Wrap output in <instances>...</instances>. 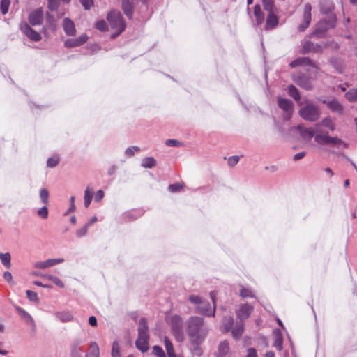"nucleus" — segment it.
Returning a JSON list of instances; mask_svg holds the SVG:
<instances>
[{
	"instance_id": "obj_1",
	"label": "nucleus",
	"mask_w": 357,
	"mask_h": 357,
	"mask_svg": "<svg viewBox=\"0 0 357 357\" xmlns=\"http://www.w3.org/2000/svg\"><path fill=\"white\" fill-rule=\"evenodd\" d=\"M208 328L204 325V319L193 316L187 321V333L190 340L197 345L202 343L208 334Z\"/></svg>"
},
{
	"instance_id": "obj_2",
	"label": "nucleus",
	"mask_w": 357,
	"mask_h": 357,
	"mask_svg": "<svg viewBox=\"0 0 357 357\" xmlns=\"http://www.w3.org/2000/svg\"><path fill=\"white\" fill-rule=\"evenodd\" d=\"M212 300V304L206 301H204L199 296L191 294L188 297V301L195 305L196 312L206 317H214L215 314V295L213 291L210 293Z\"/></svg>"
},
{
	"instance_id": "obj_3",
	"label": "nucleus",
	"mask_w": 357,
	"mask_h": 357,
	"mask_svg": "<svg viewBox=\"0 0 357 357\" xmlns=\"http://www.w3.org/2000/svg\"><path fill=\"white\" fill-rule=\"evenodd\" d=\"M107 20L112 29L116 30V33H112V37L116 38L122 33L126 27L123 17L119 11L112 10L107 15Z\"/></svg>"
},
{
	"instance_id": "obj_4",
	"label": "nucleus",
	"mask_w": 357,
	"mask_h": 357,
	"mask_svg": "<svg viewBox=\"0 0 357 357\" xmlns=\"http://www.w3.org/2000/svg\"><path fill=\"white\" fill-rule=\"evenodd\" d=\"M299 115L305 121L314 122L320 117L319 107L312 102L307 100L305 105L299 109Z\"/></svg>"
},
{
	"instance_id": "obj_5",
	"label": "nucleus",
	"mask_w": 357,
	"mask_h": 357,
	"mask_svg": "<svg viewBox=\"0 0 357 357\" xmlns=\"http://www.w3.org/2000/svg\"><path fill=\"white\" fill-rule=\"evenodd\" d=\"M167 321L171 326V331L176 340L181 342L185 339V335L183 328V319L179 315H173L167 319Z\"/></svg>"
},
{
	"instance_id": "obj_6",
	"label": "nucleus",
	"mask_w": 357,
	"mask_h": 357,
	"mask_svg": "<svg viewBox=\"0 0 357 357\" xmlns=\"http://www.w3.org/2000/svg\"><path fill=\"white\" fill-rule=\"evenodd\" d=\"M335 24L336 17L334 14H331L327 19H324L319 22L311 36L321 38L328 30L335 27Z\"/></svg>"
},
{
	"instance_id": "obj_7",
	"label": "nucleus",
	"mask_w": 357,
	"mask_h": 357,
	"mask_svg": "<svg viewBox=\"0 0 357 357\" xmlns=\"http://www.w3.org/2000/svg\"><path fill=\"white\" fill-rule=\"evenodd\" d=\"M315 142L319 145H329L332 147H345L346 144L339 138L330 137L328 134L319 133L314 136Z\"/></svg>"
},
{
	"instance_id": "obj_8",
	"label": "nucleus",
	"mask_w": 357,
	"mask_h": 357,
	"mask_svg": "<svg viewBox=\"0 0 357 357\" xmlns=\"http://www.w3.org/2000/svg\"><path fill=\"white\" fill-rule=\"evenodd\" d=\"M292 79L297 85L305 90H311L313 87L311 79L305 74H294Z\"/></svg>"
},
{
	"instance_id": "obj_9",
	"label": "nucleus",
	"mask_w": 357,
	"mask_h": 357,
	"mask_svg": "<svg viewBox=\"0 0 357 357\" xmlns=\"http://www.w3.org/2000/svg\"><path fill=\"white\" fill-rule=\"evenodd\" d=\"M253 310L254 306L248 303L241 304L236 312L237 319H238L240 321L243 322L249 318Z\"/></svg>"
},
{
	"instance_id": "obj_10",
	"label": "nucleus",
	"mask_w": 357,
	"mask_h": 357,
	"mask_svg": "<svg viewBox=\"0 0 357 357\" xmlns=\"http://www.w3.org/2000/svg\"><path fill=\"white\" fill-rule=\"evenodd\" d=\"M312 6L310 3H306L304 6L303 22L298 26L299 31H304L311 22Z\"/></svg>"
},
{
	"instance_id": "obj_11",
	"label": "nucleus",
	"mask_w": 357,
	"mask_h": 357,
	"mask_svg": "<svg viewBox=\"0 0 357 357\" xmlns=\"http://www.w3.org/2000/svg\"><path fill=\"white\" fill-rule=\"evenodd\" d=\"M84 341L82 339L77 338L73 341L70 344V356L82 357Z\"/></svg>"
},
{
	"instance_id": "obj_12",
	"label": "nucleus",
	"mask_w": 357,
	"mask_h": 357,
	"mask_svg": "<svg viewBox=\"0 0 357 357\" xmlns=\"http://www.w3.org/2000/svg\"><path fill=\"white\" fill-rule=\"evenodd\" d=\"M22 32L33 41H39L41 36L33 29H31L27 23L22 24L20 26Z\"/></svg>"
},
{
	"instance_id": "obj_13",
	"label": "nucleus",
	"mask_w": 357,
	"mask_h": 357,
	"mask_svg": "<svg viewBox=\"0 0 357 357\" xmlns=\"http://www.w3.org/2000/svg\"><path fill=\"white\" fill-rule=\"evenodd\" d=\"M43 20V11L41 8L31 12L29 15V22L32 26L40 25Z\"/></svg>"
},
{
	"instance_id": "obj_14",
	"label": "nucleus",
	"mask_w": 357,
	"mask_h": 357,
	"mask_svg": "<svg viewBox=\"0 0 357 357\" xmlns=\"http://www.w3.org/2000/svg\"><path fill=\"white\" fill-rule=\"evenodd\" d=\"M322 47L319 44H314L311 41H305L303 45V53H321L322 52Z\"/></svg>"
},
{
	"instance_id": "obj_15",
	"label": "nucleus",
	"mask_w": 357,
	"mask_h": 357,
	"mask_svg": "<svg viewBox=\"0 0 357 357\" xmlns=\"http://www.w3.org/2000/svg\"><path fill=\"white\" fill-rule=\"evenodd\" d=\"M88 39L86 35L84 34L77 38L68 39L65 42V47H75L80 46L85 43Z\"/></svg>"
},
{
	"instance_id": "obj_16",
	"label": "nucleus",
	"mask_w": 357,
	"mask_h": 357,
	"mask_svg": "<svg viewBox=\"0 0 357 357\" xmlns=\"http://www.w3.org/2000/svg\"><path fill=\"white\" fill-rule=\"evenodd\" d=\"M149 335H138L135 344L137 348L142 352H146L149 349Z\"/></svg>"
},
{
	"instance_id": "obj_17",
	"label": "nucleus",
	"mask_w": 357,
	"mask_h": 357,
	"mask_svg": "<svg viewBox=\"0 0 357 357\" xmlns=\"http://www.w3.org/2000/svg\"><path fill=\"white\" fill-rule=\"evenodd\" d=\"M63 29L66 35L73 36L76 33V29L74 22L69 18L66 17L63 21Z\"/></svg>"
},
{
	"instance_id": "obj_18",
	"label": "nucleus",
	"mask_w": 357,
	"mask_h": 357,
	"mask_svg": "<svg viewBox=\"0 0 357 357\" xmlns=\"http://www.w3.org/2000/svg\"><path fill=\"white\" fill-rule=\"evenodd\" d=\"M278 24V18L275 11L268 12L266 22V29L270 30L275 28Z\"/></svg>"
},
{
	"instance_id": "obj_19",
	"label": "nucleus",
	"mask_w": 357,
	"mask_h": 357,
	"mask_svg": "<svg viewBox=\"0 0 357 357\" xmlns=\"http://www.w3.org/2000/svg\"><path fill=\"white\" fill-rule=\"evenodd\" d=\"M297 130L303 140L309 141L314 136V132L311 128H304L301 125L297 126Z\"/></svg>"
},
{
	"instance_id": "obj_20",
	"label": "nucleus",
	"mask_w": 357,
	"mask_h": 357,
	"mask_svg": "<svg viewBox=\"0 0 357 357\" xmlns=\"http://www.w3.org/2000/svg\"><path fill=\"white\" fill-rule=\"evenodd\" d=\"M15 310L26 324H29L33 328L36 327L33 319L26 311L19 306L15 307Z\"/></svg>"
},
{
	"instance_id": "obj_21",
	"label": "nucleus",
	"mask_w": 357,
	"mask_h": 357,
	"mask_svg": "<svg viewBox=\"0 0 357 357\" xmlns=\"http://www.w3.org/2000/svg\"><path fill=\"white\" fill-rule=\"evenodd\" d=\"M279 107L285 112H293V102L291 100L279 98L278 99Z\"/></svg>"
},
{
	"instance_id": "obj_22",
	"label": "nucleus",
	"mask_w": 357,
	"mask_h": 357,
	"mask_svg": "<svg viewBox=\"0 0 357 357\" xmlns=\"http://www.w3.org/2000/svg\"><path fill=\"white\" fill-rule=\"evenodd\" d=\"M229 342L224 340L219 344L215 357H229Z\"/></svg>"
},
{
	"instance_id": "obj_23",
	"label": "nucleus",
	"mask_w": 357,
	"mask_h": 357,
	"mask_svg": "<svg viewBox=\"0 0 357 357\" xmlns=\"http://www.w3.org/2000/svg\"><path fill=\"white\" fill-rule=\"evenodd\" d=\"M323 103L326 104L327 107L333 112L341 114L343 112L342 105L335 99L331 100H323Z\"/></svg>"
},
{
	"instance_id": "obj_24",
	"label": "nucleus",
	"mask_w": 357,
	"mask_h": 357,
	"mask_svg": "<svg viewBox=\"0 0 357 357\" xmlns=\"http://www.w3.org/2000/svg\"><path fill=\"white\" fill-rule=\"evenodd\" d=\"M100 350L98 344L96 342H91L89 344V350L86 352L85 357H99Z\"/></svg>"
},
{
	"instance_id": "obj_25",
	"label": "nucleus",
	"mask_w": 357,
	"mask_h": 357,
	"mask_svg": "<svg viewBox=\"0 0 357 357\" xmlns=\"http://www.w3.org/2000/svg\"><path fill=\"white\" fill-rule=\"evenodd\" d=\"M244 331V324L243 321L236 323L235 327L231 331L232 337L234 339H239Z\"/></svg>"
},
{
	"instance_id": "obj_26",
	"label": "nucleus",
	"mask_w": 357,
	"mask_h": 357,
	"mask_svg": "<svg viewBox=\"0 0 357 357\" xmlns=\"http://www.w3.org/2000/svg\"><path fill=\"white\" fill-rule=\"evenodd\" d=\"M275 340L273 342V347H275L278 351L282 349L283 337L282 333L280 330H275L274 331Z\"/></svg>"
},
{
	"instance_id": "obj_27",
	"label": "nucleus",
	"mask_w": 357,
	"mask_h": 357,
	"mask_svg": "<svg viewBox=\"0 0 357 357\" xmlns=\"http://www.w3.org/2000/svg\"><path fill=\"white\" fill-rule=\"evenodd\" d=\"M334 8L333 3L327 0H323L320 3V11L323 14L331 13Z\"/></svg>"
},
{
	"instance_id": "obj_28",
	"label": "nucleus",
	"mask_w": 357,
	"mask_h": 357,
	"mask_svg": "<svg viewBox=\"0 0 357 357\" xmlns=\"http://www.w3.org/2000/svg\"><path fill=\"white\" fill-rule=\"evenodd\" d=\"M55 316L62 322H70L73 319V316L66 311L56 312Z\"/></svg>"
},
{
	"instance_id": "obj_29",
	"label": "nucleus",
	"mask_w": 357,
	"mask_h": 357,
	"mask_svg": "<svg viewBox=\"0 0 357 357\" xmlns=\"http://www.w3.org/2000/svg\"><path fill=\"white\" fill-rule=\"evenodd\" d=\"M138 335H149L148 332V326L146 319L141 318L138 327Z\"/></svg>"
},
{
	"instance_id": "obj_30",
	"label": "nucleus",
	"mask_w": 357,
	"mask_h": 357,
	"mask_svg": "<svg viewBox=\"0 0 357 357\" xmlns=\"http://www.w3.org/2000/svg\"><path fill=\"white\" fill-rule=\"evenodd\" d=\"M287 90L289 95L296 101H298V105H301V96L298 90L293 84L289 85Z\"/></svg>"
},
{
	"instance_id": "obj_31",
	"label": "nucleus",
	"mask_w": 357,
	"mask_h": 357,
	"mask_svg": "<svg viewBox=\"0 0 357 357\" xmlns=\"http://www.w3.org/2000/svg\"><path fill=\"white\" fill-rule=\"evenodd\" d=\"M233 325L234 319L231 317H225L222 326V331L224 333H227L230 331L232 328Z\"/></svg>"
},
{
	"instance_id": "obj_32",
	"label": "nucleus",
	"mask_w": 357,
	"mask_h": 357,
	"mask_svg": "<svg viewBox=\"0 0 357 357\" xmlns=\"http://www.w3.org/2000/svg\"><path fill=\"white\" fill-rule=\"evenodd\" d=\"M53 259H48L44 261H38L34 264V267L39 269H45L54 266Z\"/></svg>"
},
{
	"instance_id": "obj_33",
	"label": "nucleus",
	"mask_w": 357,
	"mask_h": 357,
	"mask_svg": "<svg viewBox=\"0 0 357 357\" xmlns=\"http://www.w3.org/2000/svg\"><path fill=\"white\" fill-rule=\"evenodd\" d=\"M254 15L256 17L257 24H261L264 22V15L261 11L259 5L257 4L254 7Z\"/></svg>"
},
{
	"instance_id": "obj_34",
	"label": "nucleus",
	"mask_w": 357,
	"mask_h": 357,
	"mask_svg": "<svg viewBox=\"0 0 357 357\" xmlns=\"http://www.w3.org/2000/svg\"><path fill=\"white\" fill-rule=\"evenodd\" d=\"M156 165V160L153 157H146L142 159V166L144 168H152Z\"/></svg>"
},
{
	"instance_id": "obj_35",
	"label": "nucleus",
	"mask_w": 357,
	"mask_h": 357,
	"mask_svg": "<svg viewBox=\"0 0 357 357\" xmlns=\"http://www.w3.org/2000/svg\"><path fill=\"white\" fill-rule=\"evenodd\" d=\"M43 278L52 281L55 285L63 288L64 284L63 282L57 277L53 275L45 274Z\"/></svg>"
},
{
	"instance_id": "obj_36",
	"label": "nucleus",
	"mask_w": 357,
	"mask_h": 357,
	"mask_svg": "<svg viewBox=\"0 0 357 357\" xmlns=\"http://www.w3.org/2000/svg\"><path fill=\"white\" fill-rule=\"evenodd\" d=\"M10 258V255L8 252L0 253V260L2 264L7 268L11 266Z\"/></svg>"
},
{
	"instance_id": "obj_37",
	"label": "nucleus",
	"mask_w": 357,
	"mask_h": 357,
	"mask_svg": "<svg viewBox=\"0 0 357 357\" xmlns=\"http://www.w3.org/2000/svg\"><path fill=\"white\" fill-rule=\"evenodd\" d=\"M122 8L123 10L124 13L128 17H131L132 15V7L129 1V0H123L122 1Z\"/></svg>"
},
{
	"instance_id": "obj_38",
	"label": "nucleus",
	"mask_w": 357,
	"mask_h": 357,
	"mask_svg": "<svg viewBox=\"0 0 357 357\" xmlns=\"http://www.w3.org/2000/svg\"><path fill=\"white\" fill-rule=\"evenodd\" d=\"M93 197V190H91L89 187L84 191V206L86 208L89 207L90 205Z\"/></svg>"
},
{
	"instance_id": "obj_39",
	"label": "nucleus",
	"mask_w": 357,
	"mask_h": 357,
	"mask_svg": "<svg viewBox=\"0 0 357 357\" xmlns=\"http://www.w3.org/2000/svg\"><path fill=\"white\" fill-rule=\"evenodd\" d=\"M164 342H165V349L167 350L168 356L169 357L174 356L176 354L174 353V347H173V345H172L171 341L167 337H165Z\"/></svg>"
},
{
	"instance_id": "obj_40",
	"label": "nucleus",
	"mask_w": 357,
	"mask_h": 357,
	"mask_svg": "<svg viewBox=\"0 0 357 357\" xmlns=\"http://www.w3.org/2000/svg\"><path fill=\"white\" fill-rule=\"evenodd\" d=\"M262 4L265 10L268 12L276 11L273 0H262Z\"/></svg>"
},
{
	"instance_id": "obj_41",
	"label": "nucleus",
	"mask_w": 357,
	"mask_h": 357,
	"mask_svg": "<svg viewBox=\"0 0 357 357\" xmlns=\"http://www.w3.org/2000/svg\"><path fill=\"white\" fill-rule=\"evenodd\" d=\"M346 98L351 102H356L357 100V89H350L346 94Z\"/></svg>"
},
{
	"instance_id": "obj_42",
	"label": "nucleus",
	"mask_w": 357,
	"mask_h": 357,
	"mask_svg": "<svg viewBox=\"0 0 357 357\" xmlns=\"http://www.w3.org/2000/svg\"><path fill=\"white\" fill-rule=\"evenodd\" d=\"M310 60L308 58H298L294 61H293L290 66L294 68L298 66H303L310 63Z\"/></svg>"
},
{
	"instance_id": "obj_43",
	"label": "nucleus",
	"mask_w": 357,
	"mask_h": 357,
	"mask_svg": "<svg viewBox=\"0 0 357 357\" xmlns=\"http://www.w3.org/2000/svg\"><path fill=\"white\" fill-rule=\"evenodd\" d=\"M111 356H112V357H121L120 346L117 341H114L112 343Z\"/></svg>"
},
{
	"instance_id": "obj_44",
	"label": "nucleus",
	"mask_w": 357,
	"mask_h": 357,
	"mask_svg": "<svg viewBox=\"0 0 357 357\" xmlns=\"http://www.w3.org/2000/svg\"><path fill=\"white\" fill-rule=\"evenodd\" d=\"M40 198L43 204H47L49 202V192L46 188L40 190Z\"/></svg>"
},
{
	"instance_id": "obj_45",
	"label": "nucleus",
	"mask_w": 357,
	"mask_h": 357,
	"mask_svg": "<svg viewBox=\"0 0 357 357\" xmlns=\"http://www.w3.org/2000/svg\"><path fill=\"white\" fill-rule=\"evenodd\" d=\"M37 215L42 219H47L48 217V209L46 206H43L38 209L37 211Z\"/></svg>"
},
{
	"instance_id": "obj_46",
	"label": "nucleus",
	"mask_w": 357,
	"mask_h": 357,
	"mask_svg": "<svg viewBox=\"0 0 357 357\" xmlns=\"http://www.w3.org/2000/svg\"><path fill=\"white\" fill-rule=\"evenodd\" d=\"M240 296L243 298H247V297L253 298V297H255V295L251 289L244 288V287H243L241 289Z\"/></svg>"
},
{
	"instance_id": "obj_47",
	"label": "nucleus",
	"mask_w": 357,
	"mask_h": 357,
	"mask_svg": "<svg viewBox=\"0 0 357 357\" xmlns=\"http://www.w3.org/2000/svg\"><path fill=\"white\" fill-rule=\"evenodd\" d=\"M10 1V0H1V11L3 15H6L8 13Z\"/></svg>"
},
{
	"instance_id": "obj_48",
	"label": "nucleus",
	"mask_w": 357,
	"mask_h": 357,
	"mask_svg": "<svg viewBox=\"0 0 357 357\" xmlns=\"http://www.w3.org/2000/svg\"><path fill=\"white\" fill-rule=\"evenodd\" d=\"M321 123L324 126L328 128L331 130H335V125L330 118H325L322 120Z\"/></svg>"
},
{
	"instance_id": "obj_49",
	"label": "nucleus",
	"mask_w": 357,
	"mask_h": 357,
	"mask_svg": "<svg viewBox=\"0 0 357 357\" xmlns=\"http://www.w3.org/2000/svg\"><path fill=\"white\" fill-rule=\"evenodd\" d=\"M59 162V157L54 156V157L48 158V160L47 161V167L52 168V167H56L58 165Z\"/></svg>"
},
{
	"instance_id": "obj_50",
	"label": "nucleus",
	"mask_w": 357,
	"mask_h": 357,
	"mask_svg": "<svg viewBox=\"0 0 357 357\" xmlns=\"http://www.w3.org/2000/svg\"><path fill=\"white\" fill-rule=\"evenodd\" d=\"M138 151H139V148L138 146H135L128 147L125 151V155L127 157L130 158L135 154V152H138Z\"/></svg>"
},
{
	"instance_id": "obj_51",
	"label": "nucleus",
	"mask_w": 357,
	"mask_h": 357,
	"mask_svg": "<svg viewBox=\"0 0 357 357\" xmlns=\"http://www.w3.org/2000/svg\"><path fill=\"white\" fill-rule=\"evenodd\" d=\"M26 294L27 298H29V300L30 301H32V302H38V297L37 293H36L33 291H31V290H27L26 291Z\"/></svg>"
},
{
	"instance_id": "obj_52",
	"label": "nucleus",
	"mask_w": 357,
	"mask_h": 357,
	"mask_svg": "<svg viewBox=\"0 0 357 357\" xmlns=\"http://www.w3.org/2000/svg\"><path fill=\"white\" fill-rule=\"evenodd\" d=\"M153 353L158 357H166L164 351L159 346H154L153 347Z\"/></svg>"
},
{
	"instance_id": "obj_53",
	"label": "nucleus",
	"mask_w": 357,
	"mask_h": 357,
	"mask_svg": "<svg viewBox=\"0 0 357 357\" xmlns=\"http://www.w3.org/2000/svg\"><path fill=\"white\" fill-rule=\"evenodd\" d=\"M183 185L180 183H174L172 185H169L168 187V189L172 192H179L182 188Z\"/></svg>"
},
{
	"instance_id": "obj_54",
	"label": "nucleus",
	"mask_w": 357,
	"mask_h": 357,
	"mask_svg": "<svg viewBox=\"0 0 357 357\" xmlns=\"http://www.w3.org/2000/svg\"><path fill=\"white\" fill-rule=\"evenodd\" d=\"M59 5V0H48V8L56 10Z\"/></svg>"
},
{
	"instance_id": "obj_55",
	"label": "nucleus",
	"mask_w": 357,
	"mask_h": 357,
	"mask_svg": "<svg viewBox=\"0 0 357 357\" xmlns=\"http://www.w3.org/2000/svg\"><path fill=\"white\" fill-rule=\"evenodd\" d=\"M88 225H85L82 228L77 230L76 236L78 237H82L85 236L88 231Z\"/></svg>"
},
{
	"instance_id": "obj_56",
	"label": "nucleus",
	"mask_w": 357,
	"mask_h": 357,
	"mask_svg": "<svg viewBox=\"0 0 357 357\" xmlns=\"http://www.w3.org/2000/svg\"><path fill=\"white\" fill-rule=\"evenodd\" d=\"M96 27L97 29L103 31L107 29V25L104 20H100L96 23Z\"/></svg>"
},
{
	"instance_id": "obj_57",
	"label": "nucleus",
	"mask_w": 357,
	"mask_h": 357,
	"mask_svg": "<svg viewBox=\"0 0 357 357\" xmlns=\"http://www.w3.org/2000/svg\"><path fill=\"white\" fill-rule=\"evenodd\" d=\"M79 1L86 10H89L93 5V0H79Z\"/></svg>"
},
{
	"instance_id": "obj_58",
	"label": "nucleus",
	"mask_w": 357,
	"mask_h": 357,
	"mask_svg": "<svg viewBox=\"0 0 357 357\" xmlns=\"http://www.w3.org/2000/svg\"><path fill=\"white\" fill-rule=\"evenodd\" d=\"M239 161V157L237 155L231 156L228 158V165L231 167L236 165Z\"/></svg>"
},
{
	"instance_id": "obj_59",
	"label": "nucleus",
	"mask_w": 357,
	"mask_h": 357,
	"mask_svg": "<svg viewBox=\"0 0 357 357\" xmlns=\"http://www.w3.org/2000/svg\"><path fill=\"white\" fill-rule=\"evenodd\" d=\"M3 276L5 280H6L10 284H14V281L13 280V276L11 273H10L9 271H6L3 273Z\"/></svg>"
},
{
	"instance_id": "obj_60",
	"label": "nucleus",
	"mask_w": 357,
	"mask_h": 357,
	"mask_svg": "<svg viewBox=\"0 0 357 357\" xmlns=\"http://www.w3.org/2000/svg\"><path fill=\"white\" fill-rule=\"evenodd\" d=\"M165 144L170 146H179L181 144V143L176 139H167Z\"/></svg>"
},
{
	"instance_id": "obj_61",
	"label": "nucleus",
	"mask_w": 357,
	"mask_h": 357,
	"mask_svg": "<svg viewBox=\"0 0 357 357\" xmlns=\"http://www.w3.org/2000/svg\"><path fill=\"white\" fill-rule=\"evenodd\" d=\"M104 197V192L102 190H99L96 192L95 195V201L100 202Z\"/></svg>"
},
{
	"instance_id": "obj_62",
	"label": "nucleus",
	"mask_w": 357,
	"mask_h": 357,
	"mask_svg": "<svg viewBox=\"0 0 357 357\" xmlns=\"http://www.w3.org/2000/svg\"><path fill=\"white\" fill-rule=\"evenodd\" d=\"M245 357H257V354L254 348H249L248 349V354Z\"/></svg>"
},
{
	"instance_id": "obj_63",
	"label": "nucleus",
	"mask_w": 357,
	"mask_h": 357,
	"mask_svg": "<svg viewBox=\"0 0 357 357\" xmlns=\"http://www.w3.org/2000/svg\"><path fill=\"white\" fill-rule=\"evenodd\" d=\"M306 155L305 152H300L294 155V160H298L304 158Z\"/></svg>"
},
{
	"instance_id": "obj_64",
	"label": "nucleus",
	"mask_w": 357,
	"mask_h": 357,
	"mask_svg": "<svg viewBox=\"0 0 357 357\" xmlns=\"http://www.w3.org/2000/svg\"><path fill=\"white\" fill-rule=\"evenodd\" d=\"M89 323L91 326H97L96 318L94 316L90 317L89 319Z\"/></svg>"
}]
</instances>
